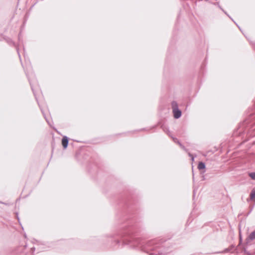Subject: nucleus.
<instances>
[{
	"label": "nucleus",
	"instance_id": "15",
	"mask_svg": "<svg viewBox=\"0 0 255 255\" xmlns=\"http://www.w3.org/2000/svg\"><path fill=\"white\" fill-rule=\"evenodd\" d=\"M177 143L179 145H180V143H181L179 140H177Z\"/></svg>",
	"mask_w": 255,
	"mask_h": 255
},
{
	"label": "nucleus",
	"instance_id": "19",
	"mask_svg": "<svg viewBox=\"0 0 255 255\" xmlns=\"http://www.w3.org/2000/svg\"><path fill=\"white\" fill-rule=\"evenodd\" d=\"M0 203L4 204L3 203H2V202H0Z\"/></svg>",
	"mask_w": 255,
	"mask_h": 255
},
{
	"label": "nucleus",
	"instance_id": "18",
	"mask_svg": "<svg viewBox=\"0 0 255 255\" xmlns=\"http://www.w3.org/2000/svg\"><path fill=\"white\" fill-rule=\"evenodd\" d=\"M18 38H19V39H20V34L18 35Z\"/></svg>",
	"mask_w": 255,
	"mask_h": 255
},
{
	"label": "nucleus",
	"instance_id": "8",
	"mask_svg": "<svg viewBox=\"0 0 255 255\" xmlns=\"http://www.w3.org/2000/svg\"><path fill=\"white\" fill-rule=\"evenodd\" d=\"M7 43L9 44V45H14V43L13 42V41L11 39H8L7 40Z\"/></svg>",
	"mask_w": 255,
	"mask_h": 255
},
{
	"label": "nucleus",
	"instance_id": "4",
	"mask_svg": "<svg viewBox=\"0 0 255 255\" xmlns=\"http://www.w3.org/2000/svg\"><path fill=\"white\" fill-rule=\"evenodd\" d=\"M206 167V165L205 163L203 162H199L198 165V168L199 170L204 169Z\"/></svg>",
	"mask_w": 255,
	"mask_h": 255
},
{
	"label": "nucleus",
	"instance_id": "5",
	"mask_svg": "<svg viewBox=\"0 0 255 255\" xmlns=\"http://www.w3.org/2000/svg\"><path fill=\"white\" fill-rule=\"evenodd\" d=\"M250 198L251 200H254L255 198V188L252 190L250 194Z\"/></svg>",
	"mask_w": 255,
	"mask_h": 255
},
{
	"label": "nucleus",
	"instance_id": "13",
	"mask_svg": "<svg viewBox=\"0 0 255 255\" xmlns=\"http://www.w3.org/2000/svg\"><path fill=\"white\" fill-rule=\"evenodd\" d=\"M173 140H174V141L175 142H177V140H178L177 139V138H173Z\"/></svg>",
	"mask_w": 255,
	"mask_h": 255
},
{
	"label": "nucleus",
	"instance_id": "11",
	"mask_svg": "<svg viewBox=\"0 0 255 255\" xmlns=\"http://www.w3.org/2000/svg\"><path fill=\"white\" fill-rule=\"evenodd\" d=\"M16 51L17 52V53H18V56L19 57L20 60L21 61V57H20V55L19 52V49L18 48H16Z\"/></svg>",
	"mask_w": 255,
	"mask_h": 255
},
{
	"label": "nucleus",
	"instance_id": "14",
	"mask_svg": "<svg viewBox=\"0 0 255 255\" xmlns=\"http://www.w3.org/2000/svg\"><path fill=\"white\" fill-rule=\"evenodd\" d=\"M31 250H32L33 251H35V248L33 247V248H31Z\"/></svg>",
	"mask_w": 255,
	"mask_h": 255
},
{
	"label": "nucleus",
	"instance_id": "1",
	"mask_svg": "<svg viewBox=\"0 0 255 255\" xmlns=\"http://www.w3.org/2000/svg\"><path fill=\"white\" fill-rule=\"evenodd\" d=\"M171 106L174 118L178 119L180 118L182 115V112L178 108L177 103L174 101H172L171 103Z\"/></svg>",
	"mask_w": 255,
	"mask_h": 255
},
{
	"label": "nucleus",
	"instance_id": "16",
	"mask_svg": "<svg viewBox=\"0 0 255 255\" xmlns=\"http://www.w3.org/2000/svg\"><path fill=\"white\" fill-rule=\"evenodd\" d=\"M228 251H229V250H228V249H226V250H225L224 252H228Z\"/></svg>",
	"mask_w": 255,
	"mask_h": 255
},
{
	"label": "nucleus",
	"instance_id": "10",
	"mask_svg": "<svg viewBox=\"0 0 255 255\" xmlns=\"http://www.w3.org/2000/svg\"><path fill=\"white\" fill-rule=\"evenodd\" d=\"M219 7L222 9V11H223V12H224L226 14H227V15H228V16H229L231 19H232V18H231V17H230V16H229V15L227 14V13L225 11H224V10L223 8H222L220 6H219Z\"/></svg>",
	"mask_w": 255,
	"mask_h": 255
},
{
	"label": "nucleus",
	"instance_id": "17",
	"mask_svg": "<svg viewBox=\"0 0 255 255\" xmlns=\"http://www.w3.org/2000/svg\"><path fill=\"white\" fill-rule=\"evenodd\" d=\"M205 178L204 176H203V180H205Z\"/></svg>",
	"mask_w": 255,
	"mask_h": 255
},
{
	"label": "nucleus",
	"instance_id": "12",
	"mask_svg": "<svg viewBox=\"0 0 255 255\" xmlns=\"http://www.w3.org/2000/svg\"><path fill=\"white\" fill-rule=\"evenodd\" d=\"M179 145L182 148H183L184 150H186L185 146L183 145L181 143H180Z\"/></svg>",
	"mask_w": 255,
	"mask_h": 255
},
{
	"label": "nucleus",
	"instance_id": "6",
	"mask_svg": "<svg viewBox=\"0 0 255 255\" xmlns=\"http://www.w3.org/2000/svg\"><path fill=\"white\" fill-rule=\"evenodd\" d=\"M249 175L252 179L255 180V172L249 173Z\"/></svg>",
	"mask_w": 255,
	"mask_h": 255
},
{
	"label": "nucleus",
	"instance_id": "3",
	"mask_svg": "<svg viewBox=\"0 0 255 255\" xmlns=\"http://www.w3.org/2000/svg\"><path fill=\"white\" fill-rule=\"evenodd\" d=\"M62 143L64 149H66L68 145V138L65 136L63 137L62 140Z\"/></svg>",
	"mask_w": 255,
	"mask_h": 255
},
{
	"label": "nucleus",
	"instance_id": "7",
	"mask_svg": "<svg viewBox=\"0 0 255 255\" xmlns=\"http://www.w3.org/2000/svg\"><path fill=\"white\" fill-rule=\"evenodd\" d=\"M29 83H30V84L31 86V89L33 92V94L35 95V92H34V85L33 84H32V82L29 79Z\"/></svg>",
	"mask_w": 255,
	"mask_h": 255
},
{
	"label": "nucleus",
	"instance_id": "9",
	"mask_svg": "<svg viewBox=\"0 0 255 255\" xmlns=\"http://www.w3.org/2000/svg\"><path fill=\"white\" fill-rule=\"evenodd\" d=\"M188 154H189V156L190 157H191V159H192V160H193H193H194L195 156H193L192 154H191L190 153H188Z\"/></svg>",
	"mask_w": 255,
	"mask_h": 255
},
{
	"label": "nucleus",
	"instance_id": "2",
	"mask_svg": "<svg viewBox=\"0 0 255 255\" xmlns=\"http://www.w3.org/2000/svg\"><path fill=\"white\" fill-rule=\"evenodd\" d=\"M255 239V230L252 232L250 235L247 238V243H249L250 241Z\"/></svg>",
	"mask_w": 255,
	"mask_h": 255
}]
</instances>
